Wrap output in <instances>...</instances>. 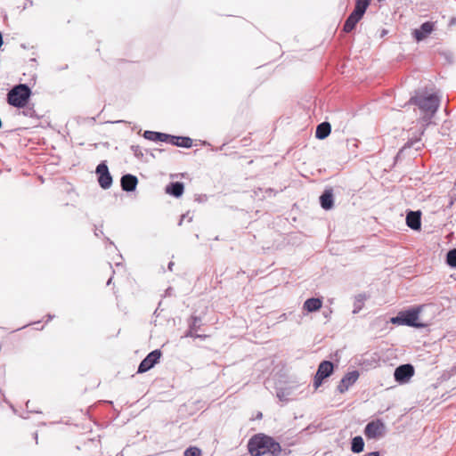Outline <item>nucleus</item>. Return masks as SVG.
<instances>
[{"label":"nucleus","mask_w":456,"mask_h":456,"mask_svg":"<svg viewBox=\"0 0 456 456\" xmlns=\"http://www.w3.org/2000/svg\"><path fill=\"white\" fill-rule=\"evenodd\" d=\"M168 135L167 134L153 132V131H145L143 136L145 139H148L152 142H167Z\"/></svg>","instance_id":"19"},{"label":"nucleus","mask_w":456,"mask_h":456,"mask_svg":"<svg viewBox=\"0 0 456 456\" xmlns=\"http://www.w3.org/2000/svg\"><path fill=\"white\" fill-rule=\"evenodd\" d=\"M446 262L450 266L456 267V248L447 253Z\"/></svg>","instance_id":"22"},{"label":"nucleus","mask_w":456,"mask_h":456,"mask_svg":"<svg viewBox=\"0 0 456 456\" xmlns=\"http://www.w3.org/2000/svg\"><path fill=\"white\" fill-rule=\"evenodd\" d=\"M370 4V0H356L354 10L348 16L343 27V30L346 33H349L354 29L356 24L362 18Z\"/></svg>","instance_id":"4"},{"label":"nucleus","mask_w":456,"mask_h":456,"mask_svg":"<svg viewBox=\"0 0 456 456\" xmlns=\"http://www.w3.org/2000/svg\"><path fill=\"white\" fill-rule=\"evenodd\" d=\"M322 301L320 298H309L304 303V309L309 313L321 309Z\"/></svg>","instance_id":"20"},{"label":"nucleus","mask_w":456,"mask_h":456,"mask_svg":"<svg viewBox=\"0 0 456 456\" xmlns=\"http://www.w3.org/2000/svg\"><path fill=\"white\" fill-rule=\"evenodd\" d=\"M125 62H126L125 59H118V60L117 61V63H118V65H121V64H123V63H125Z\"/></svg>","instance_id":"26"},{"label":"nucleus","mask_w":456,"mask_h":456,"mask_svg":"<svg viewBox=\"0 0 456 456\" xmlns=\"http://www.w3.org/2000/svg\"><path fill=\"white\" fill-rule=\"evenodd\" d=\"M7 102L16 108H23L28 102V85L14 86L7 94Z\"/></svg>","instance_id":"2"},{"label":"nucleus","mask_w":456,"mask_h":456,"mask_svg":"<svg viewBox=\"0 0 456 456\" xmlns=\"http://www.w3.org/2000/svg\"><path fill=\"white\" fill-rule=\"evenodd\" d=\"M435 23L432 21L424 22L419 28L412 31V36L417 42L426 39L434 30Z\"/></svg>","instance_id":"11"},{"label":"nucleus","mask_w":456,"mask_h":456,"mask_svg":"<svg viewBox=\"0 0 456 456\" xmlns=\"http://www.w3.org/2000/svg\"><path fill=\"white\" fill-rule=\"evenodd\" d=\"M411 102L418 105L425 114V121H428L436 112L439 107V99L436 95L431 94L426 97L411 98Z\"/></svg>","instance_id":"3"},{"label":"nucleus","mask_w":456,"mask_h":456,"mask_svg":"<svg viewBox=\"0 0 456 456\" xmlns=\"http://www.w3.org/2000/svg\"><path fill=\"white\" fill-rule=\"evenodd\" d=\"M407 225L413 230H419L421 226L420 214L419 212H410L406 216Z\"/></svg>","instance_id":"15"},{"label":"nucleus","mask_w":456,"mask_h":456,"mask_svg":"<svg viewBox=\"0 0 456 456\" xmlns=\"http://www.w3.org/2000/svg\"><path fill=\"white\" fill-rule=\"evenodd\" d=\"M201 450L196 446H190L184 452V456H201Z\"/></svg>","instance_id":"23"},{"label":"nucleus","mask_w":456,"mask_h":456,"mask_svg":"<svg viewBox=\"0 0 456 456\" xmlns=\"http://www.w3.org/2000/svg\"><path fill=\"white\" fill-rule=\"evenodd\" d=\"M331 131L330 124L328 122H322L320 125L317 126L316 131H315V136L316 138L320 140H323L326 137L329 136Z\"/></svg>","instance_id":"17"},{"label":"nucleus","mask_w":456,"mask_h":456,"mask_svg":"<svg viewBox=\"0 0 456 456\" xmlns=\"http://www.w3.org/2000/svg\"><path fill=\"white\" fill-rule=\"evenodd\" d=\"M138 180L136 176L132 175H125L121 178V187L126 191H133L136 185Z\"/></svg>","instance_id":"14"},{"label":"nucleus","mask_w":456,"mask_h":456,"mask_svg":"<svg viewBox=\"0 0 456 456\" xmlns=\"http://www.w3.org/2000/svg\"><path fill=\"white\" fill-rule=\"evenodd\" d=\"M359 372L357 370H353L350 372H347L340 380L339 384L338 385V391L340 394H344L346 392L351 386H353L357 379H359Z\"/></svg>","instance_id":"10"},{"label":"nucleus","mask_w":456,"mask_h":456,"mask_svg":"<svg viewBox=\"0 0 456 456\" xmlns=\"http://www.w3.org/2000/svg\"><path fill=\"white\" fill-rule=\"evenodd\" d=\"M183 191H184L183 183H180V182L172 183L169 185H167L166 188L167 193L173 195L176 198L182 196L183 193Z\"/></svg>","instance_id":"16"},{"label":"nucleus","mask_w":456,"mask_h":456,"mask_svg":"<svg viewBox=\"0 0 456 456\" xmlns=\"http://www.w3.org/2000/svg\"><path fill=\"white\" fill-rule=\"evenodd\" d=\"M96 174L98 175V182L102 188L108 189L112 183V177L109 172L107 165L102 162L96 167Z\"/></svg>","instance_id":"9"},{"label":"nucleus","mask_w":456,"mask_h":456,"mask_svg":"<svg viewBox=\"0 0 456 456\" xmlns=\"http://www.w3.org/2000/svg\"><path fill=\"white\" fill-rule=\"evenodd\" d=\"M386 432V424L379 419L370 421L364 428V435L368 439H379Z\"/></svg>","instance_id":"5"},{"label":"nucleus","mask_w":456,"mask_h":456,"mask_svg":"<svg viewBox=\"0 0 456 456\" xmlns=\"http://www.w3.org/2000/svg\"><path fill=\"white\" fill-rule=\"evenodd\" d=\"M160 350H154L151 352L140 363L138 372L143 373L151 370L160 359Z\"/></svg>","instance_id":"8"},{"label":"nucleus","mask_w":456,"mask_h":456,"mask_svg":"<svg viewBox=\"0 0 456 456\" xmlns=\"http://www.w3.org/2000/svg\"><path fill=\"white\" fill-rule=\"evenodd\" d=\"M320 202L322 208L329 210L333 207V194L331 190H326L320 197Z\"/></svg>","instance_id":"18"},{"label":"nucleus","mask_w":456,"mask_h":456,"mask_svg":"<svg viewBox=\"0 0 456 456\" xmlns=\"http://www.w3.org/2000/svg\"><path fill=\"white\" fill-rule=\"evenodd\" d=\"M415 370L411 364H403L395 370V379L400 384H405L414 376Z\"/></svg>","instance_id":"7"},{"label":"nucleus","mask_w":456,"mask_h":456,"mask_svg":"<svg viewBox=\"0 0 456 456\" xmlns=\"http://www.w3.org/2000/svg\"><path fill=\"white\" fill-rule=\"evenodd\" d=\"M364 442L362 436H355L352 440L351 450L354 453H359L363 451Z\"/></svg>","instance_id":"21"},{"label":"nucleus","mask_w":456,"mask_h":456,"mask_svg":"<svg viewBox=\"0 0 456 456\" xmlns=\"http://www.w3.org/2000/svg\"><path fill=\"white\" fill-rule=\"evenodd\" d=\"M419 312H420V308H417V309H412V310H409L404 313H402L403 325H408V326H412V327L421 326L419 323L417 322V321L419 319Z\"/></svg>","instance_id":"12"},{"label":"nucleus","mask_w":456,"mask_h":456,"mask_svg":"<svg viewBox=\"0 0 456 456\" xmlns=\"http://www.w3.org/2000/svg\"><path fill=\"white\" fill-rule=\"evenodd\" d=\"M391 322L394 323V324H401V325H403V315L401 314L400 316H396V317H393L391 318Z\"/></svg>","instance_id":"24"},{"label":"nucleus","mask_w":456,"mask_h":456,"mask_svg":"<svg viewBox=\"0 0 456 456\" xmlns=\"http://www.w3.org/2000/svg\"><path fill=\"white\" fill-rule=\"evenodd\" d=\"M167 143L178 147L191 148L192 146V140L186 136H174L169 134Z\"/></svg>","instance_id":"13"},{"label":"nucleus","mask_w":456,"mask_h":456,"mask_svg":"<svg viewBox=\"0 0 456 456\" xmlns=\"http://www.w3.org/2000/svg\"><path fill=\"white\" fill-rule=\"evenodd\" d=\"M333 363L330 361H323L319 364L313 383V386L315 390L322 386L323 380L326 378L330 377L333 373Z\"/></svg>","instance_id":"6"},{"label":"nucleus","mask_w":456,"mask_h":456,"mask_svg":"<svg viewBox=\"0 0 456 456\" xmlns=\"http://www.w3.org/2000/svg\"><path fill=\"white\" fill-rule=\"evenodd\" d=\"M364 456H379V453L378 452H372L366 453Z\"/></svg>","instance_id":"25"},{"label":"nucleus","mask_w":456,"mask_h":456,"mask_svg":"<svg viewBox=\"0 0 456 456\" xmlns=\"http://www.w3.org/2000/svg\"><path fill=\"white\" fill-rule=\"evenodd\" d=\"M248 451L251 456H280L281 446L272 436L259 433L248 440Z\"/></svg>","instance_id":"1"}]
</instances>
